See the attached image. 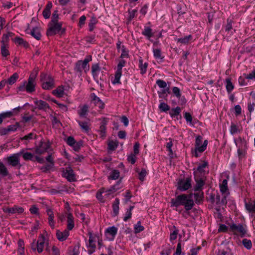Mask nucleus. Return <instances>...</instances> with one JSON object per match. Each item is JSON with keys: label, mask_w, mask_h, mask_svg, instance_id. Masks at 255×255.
I'll return each mask as SVG.
<instances>
[{"label": "nucleus", "mask_w": 255, "mask_h": 255, "mask_svg": "<svg viewBox=\"0 0 255 255\" xmlns=\"http://www.w3.org/2000/svg\"><path fill=\"white\" fill-rule=\"evenodd\" d=\"M172 207H178L184 205L186 211L191 210L194 205L193 200L190 196L186 194L178 195L175 199H172L171 201Z\"/></svg>", "instance_id": "f257e3e1"}, {"label": "nucleus", "mask_w": 255, "mask_h": 255, "mask_svg": "<svg viewBox=\"0 0 255 255\" xmlns=\"http://www.w3.org/2000/svg\"><path fill=\"white\" fill-rule=\"evenodd\" d=\"M47 236V232L44 231L43 234L39 235L37 241L34 240L31 244V248L32 251H37L38 253H41L43 251L44 244L48 246Z\"/></svg>", "instance_id": "f03ea898"}, {"label": "nucleus", "mask_w": 255, "mask_h": 255, "mask_svg": "<svg viewBox=\"0 0 255 255\" xmlns=\"http://www.w3.org/2000/svg\"><path fill=\"white\" fill-rule=\"evenodd\" d=\"M35 76H30L27 81L22 82L17 87V92L26 91L31 93L35 91Z\"/></svg>", "instance_id": "7ed1b4c3"}, {"label": "nucleus", "mask_w": 255, "mask_h": 255, "mask_svg": "<svg viewBox=\"0 0 255 255\" xmlns=\"http://www.w3.org/2000/svg\"><path fill=\"white\" fill-rule=\"evenodd\" d=\"M21 153H22V151L7 157L6 160L7 164L11 166L20 168L21 166L20 163V156Z\"/></svg>", "instance_id": "20e7f679"}, {"label": "nucleus", "mask_w": 255, "mask_h": 255, "mask_svg": "<svg viewBox=\"0 0 255 255\" xmlns=\"http://www.w3.org/2000/svg\"><path fill=\"white\" fill-rule=\"evenodd\" d=\"M40 80L42 82V87L45 90H49L54 86V82L52 77L47 74L42 73L40 75Z\"/></svg>", "instance_id": "39448f33"}, {"label": "nucleus", "mask_w": 255, "mask_h": 255, "mask_svg": "<svg viewBox=\"0 0 255 255\" xmlns=\"http://www.w3.org/2000/svg\"><path fill=\"white\" fill-rule=\"evenodd\" d=\"M61 28V24L57 22H50L47 31V35H52L58 32Z\"/></svg>", "instance_id": "423d86ee"}, {"label": "nucleus", "mask_w": 255, "mask_h": 255, "mask_svg": "<svg viewBox=\"0 0 255 255\" xmlns=\"http://www.w3.org/2000/svg\"><path fill=\"white\" fill-rule=\"evenodd\" d=\"M230 229L235 234H239L242 237L244 236L247 233L245 226L242 224H233L230 225Z\"/></svg>", "instance_id": "0eeeda50"}, {"label": "nucleus", "mask_w": 255, "mask_h": 255, "mask_svg": "<svg viewBox=\"0 0 255 255\" xmlns=\"http://www.w3.org/2000/svg\"><path fill=\"white\" fill-rule=\"evenodd\" d=\"M126 62L124 60H121L120 61L119 64L117 66V70L116 72L115 75V79L113 81L114 84H119L120 83V78L122 75V70L123 67H124L125 65Z\"/></svg>", "instance_id": "6e6552de"}, {"label": "nucleus", "mask_w": 255, "mask_h": 255, "mask_svg": "<svg viewBox=\"0 0 255 255\" xmlns=\"http://www.w3.org/2000/svg\"><path fill=\"white\" fill-rule=\"evenodd\" d=\"M191 181L190 178H187L185 180H180L178 182V189L181 191L188 190L191 186Z\"/></svg>", "instance_id": "1a4fd4ad"}, {"label": "nucleus", "mask_w": 255, "mask_h": 255, "mask_svg": "<svg viewBox=\"0 0 255 255\" xmlns=\"http://www.w3.org/2000/svg\"><path fill=\"white\" fill-rule=\"evenodd\" d=\"M208 163L204 162L202 164L199 165L197 169L194 171V176L203 177L205 175V169L207 167Z\"/></svg>", "instance_id": "9d476101"}, {"label": "nucleus", "mask_w": 255, "mask_h": 255, "mask_svg": "<svg viewBox=\"0 0 255 255\" xmlns=\"http://www.w3.org/2000/svg\"><path fill=\"white\" fill-rule=\"evenodd\" d=\"M92 60L91 56H88L84 61H79L76 64V69L78 71H81L82 69H85L89 62Z\"/></svg>", "instance_id": "9b49d317"}, {"label": "nucleus", "mask_w": 255, "mask_h": 255, "mask_svg": "<svg viewBox=\"0 0 255 255\" xmlns=\"http://www.w3.org/2000/svg\"><path fill=\"white\" fill-rule=\"evenodd\" d=\"M69 235V230H64L63 231L57 230L56 236L57 239L60 242L65 241Z\"/></svg>", "instance_id": "f8f14e48"}, {"label": "nucleus", "mask_w": 255, "mask_h": 255, "mask_svg": "<svg viewBox=\"0 0 255 255\" xmlns=\"http://www.w3.org/2000/svg\"><path fill=\"white\" fill-rule=\"evenodd\" d=\"M49 148V144L47 142L41 141L39 146L35 148V153L41 154L46 151Z\"/></svg>", "instance_id": "ddd939ff"}, {"label": "nucleus", "mask_w": 255, "mask_h": 255, "mask_svg": "<svg viewBox=\"0 0 255 255\" xmlns=\"http://www.w3.org/2000/svg\"><path fill=\"white\" fill-rule=\"evenodd\" d=\"M34 103L36 106V108L38 110L46 111L49 108L48 104L44 101L36 100L34 101Z\"/></svg>", "instance_id": "4468645a"}, {"label": "nucleus", "mask_w": 255, "mask_h": 255, "mask_svg": "<svg viewBox=\"0 0 255 255\" xmlns=\"http://www.w3.org/2000/svg\"><path fill=\"white\" fill-rule=\"evenodd\" d=\"M195 180L196 182L194 187L195 191H202L203 187L205 185L204 178L195 176Z\"/></svg>", "instance_id": "2eb2a0df"}, {"label": "nucleus", "mask_w": 255, "mask_h": 255, "mask_svg": "<svg viewBox=\"0 0 255 255\" xmlns=\"http://www.w3.org/2000/svg\"><path fill=\"white\" fill-rule=\"evenodd\" d=\"M92 103L97 106L99 109H102L104 108V104L100 99L94 93L91 95Z\"/></svg>", "instance_id": "dca6fc26"}, {"label": "nucleus", "mask_w": 255, "mask_h": 255, "mask_svg": "<svg viewBox=\"0 0 255 255\" xmlns=\"http://www.w3.org/2000/svg\"><path fill=\"white\" fill-rule=\"evenodd\" d=\"M213 202L215 203L219 207L225 206L227 203L226 196L224 195L221 197L220 196L217 195L216 197L213 199Z\"/></svg>", "instance_id": "f3484780"}, {"label": "nucleus", "mask_w": 255, "mask_h": 255, "mask_svg": "<svg viewBox=\"0 0 255 255\" xmlns=\"http://www.w3.org/2000/svg\"><path fill=\"white\" fill-rule=\"evenodd\" d=\"M46 213L48 216V220L49 225L52 229H53L54 228V222L53 221L54 215L53 211L51 209L47 208Z\"/></svg>", "instance_id": "a211bd4d"}, {"label": "nucleus", "mask_w": 255, "mask_h": 255, "mask_svg": "<svg viewBox=\"0 0 255 255\" xmlns=\"http://www.w3.org/2000/svg\"><path fill=\"white\" fill-rule=\"evenodd\" d=\"M119 204L120 200L118 198H116L112 205L113 214L114 216H117L119 214Z\"/></svg>", "instance_id": "6ab92c4d"}, {"label": "nucleus", "mask_w": 255, "mask_h": 255, "mask_svg": "<svg viewBox=\"0 0 255 255\" xmlns=\"http://www.w3.org/2000/svg\"><path fill=\"white\" fill-rule=\"evenodd\" d=\"M80 109L78 111V114L80 117H84L88 112V106L84 105L79 107Z\"/></svg>", "instance_id": "aec40b11"}, {"label": "nucleus", "mask_w": 255, "mask_h": 255, "mask_svg": "<svg viewBox=\"0 0 255 255\" xmlns=\"http://www.w3.org/2000/svg\"><path fill=\"white\" fill-rule=\"evenodd\" d=\"M245 206L246 209L249 212L255 213V200L250 201L249 202H246Z\"/></svg>", "instance_id": "412c9836"}, {"label": "nucleus", "mask_w": 255, "mask_h": 255, "mask_svg": "<svg viewBox=\"0 0 255 255\" xmlns=\"http://www.w3.org/2000/svg\"><path fill=\"white\" fill-rule=\"evenodd\" d=\"M63 176L66 177L69 181H73L75 180L73 171L70 169L69 170H66L65 172H64Z\"/></svg>", "instance_id": "4be33fe9"}, {"label": "nucleus", "mask_w": 255, "mask_h": 255, "mask_svg": "<svg viewBox=\"0 0 255 255\" xmlns=\"http://www.w3.org/2000/svg\"><path fill=\"white\" fill-rule=\"evenodd\" d=\"M74 221L72 215L70 213H67V229L71 230L74 227Z\"/></svg>", "instance_id": "5701e85b"}, {"label": "nucleus", "mask_w": 255, "mask_h": 255, "mask_svg": "<svg viewBox=\"0 0 255 255\" xmlns=\"http://www.w3.org/2000/svg\"><path fill=\"white\" fill-rule=\"evenodd\" d=\"M31 35L37 40L40 39L41 35L40 33V29L38 27H35L32 28L31 31Z\"/></svg>", "instance_id": "b1692460"}, {"label": "nucleus", "mask_w": 255, "mask_h": 255, "mask_svg": "<svg viewBox=\"0 0 255 255\" xmlns=\"http://www.w3.org/2000/svg\"><path fill=\"white\" fill-rule=\"evenodd\" d=\"M19 76L17 73H14L12 76H11L7 80H5L6 84H8L11 85L15 83L16 80L18 79Z\"/></svg>", "instance_id": "393cba45"}, {"label": "nucleus", "mask_w": 255, "mask_h": 255, "mask_svg": "<svg viewBox=\"0 0 255 255\" xmlns=\"http://www.w3.org/2000/svg\"><path fill=\"white\" fill-rule=\"evenodd\" d=\"M194 193V198L197 203H200L203 198L204 193L202 191H195Z\"/></svg>", "instance_id": "a878e982"}, {"label": "nucleus", "mask_w": 255, "mask_h": 255, "mask_svg": "<svg viewBox=\"0 0 255 255\" xmlns=\"http://www.w3.org/2000/svg\"><path fill=\"white\" fill-rule=\"evenodd\" d=\"M142 34L146 36L148 39H149L153 36V33L152 32V29L147 26H145L144 28V30L142 32Z\"/></svg>", "instance_id": "bb28decb"}, {"label": "nucleus", "mask_w": 255, "mask_h": 255, "mask_svg": "<svg viewBox=\"0 0 255 255\" xmlns=\"http://www.w3.org/2000/svg\"><path fill=\"white\" fill-rule=\"evenodd\" d=\"M228 181L227 179L223 180L222 183L220 185V190L223 194L226 193L228 190Z\"/></svg>", "instance_id": "cd10ccee"}, {"label": "nucleus", "mask_w": 255, "mask_h": 255, "mask_svg": "<svg viewBox=\"0 0 255 255\" xmlns=\"http://www.w3.org/2000/svg\"><path fill=\"white\" fill-rule=\"evenodd\" d=\"M192 39V36L191 35H189L188 36H186L183 38H178L177 39V42L182 44H187L189 43L190 41H191Z\"/></svg>", "instance_id": "c85d7f7f"}, {"label": "nucleus", "mask_w": 255, "mask_h": 255, "mask_svg": "<svg viewBox=\"0 0 255 255\" xmlns=\"http://www.w3.org/2000/svg\"><path fill=\"white\" fill-rule=\"evenodd\" d=\"M77 122L82 130L85 132H88L89 128L88 122H81L80 121H78Z\"/></svg>", "instance_id": "c756f323"}, {"label": "nucleus", "mask_w": 255, "mask_h": 255, "mask_svg": "<svg viewBox=\"0 0 255 255\" xmlns=\"http://www.w3.org/2000/svg\"><path fill=\"white\" fill-rule=\"evenodd\" d=\"M19 125L18 123H16L14 125H10L7 127V128L4 129V134H6L9 131H14L19 127Z\"/></svg>", "instance_id": "7c9ffc66"}, {"label": "nucleus", "mask_w": 255, "mask_h": 255, "mask_svg": "<svg viewBox=\"0 0 255 255\" xmlns=\"http://www.w3.org/2000/svg\"><path fill=\"white\" fill-rule=\"evenodd\" d=\"M64 90L62 87H58L52 91V93L58 97H62L64 95Z\"/></svg>", "instance_id": "2f4dec72"}, {"label": "nucleus", "mask_w": 255, "mask_h": 255, "mask_svg": "<svg viewBox=\"0 0 255 255\" xmlns=\"http://www.w3.org/2000/svg\"><path fill=\"white\" fill-rule=\"evenodd\" d=\"M106 123L103 121L100 128V135L102 138H104L106 136Z\"/></svg>", "instance_id": "473e14b6"}, {"label": "nucleus", "mask_w": 255, "mask_h": 255, "mask_svg": "<svg viewBox=\"0 0 255 255\" xmlns=\"http://www.w3.org/2000/svg\"><path fill=\"white\" fill-rule=\"evenodd\" d=\"M117 228L114 226L109 227L106 230V233L110 234L113 237H115L116 235L117 234Z\"/></svg>", "instance_id": "72a5a7b5"}, {"label": "nucleus", "mask_w": 255, "mask_h": 255, "mask_svg": "<svg viewBox=\"0 0 255 255\" xmlns=\"http://www.w3.org/2000/svg\"><path fill=\"white\" fill-rule=\"evenodd\" d=\"M0 174L3 176H6L8 174L7 168L2 162H0Z\"/></svg>", "instance_id": "f704fd0d"}, {"label": "nucleus", "mask_w": 255, "mask_h": 255, "mask_svg": "<svg viewBox=\"0 0 255 255\" xmlns=\"http://www.w3.org/2000/svg\"><path fill=\"white\" fill-rule=\"evenodd\" d=\"M181 108L179 107H177L175 108L171 109L169 114L172 117H174L180 114L181 112Z\"/></svg>", "instance_id": "c9c22d12"}, {"label": "nucleus", "mask_w": 255, "mask_h": 255, "mask_svg": "<svg viewBox=\"0 0 255 255\" xmlns=\"http://www.w3.org/2000/svg\"><path fill=\"white\" fill-rule=\"evenodd\" d=\"M120 176V172L117 170H113L109 177V179L113 180L117 179Z\"/></svg>", "instance_id": "e433bc0d"}, {"label": "nucleus", "mask_w": 255, "mask_h": 255, "mask_svg": "<svg viewBox=\"0 0 255 255\" xmlns=\"http://www.w3.org/2000/svg\"><path fill=\"white\" fill-rule=\"evenodd\" d=\"M14 41L15 43L19 45H23L24 47H27L28 45L27 43L24 41L22 38L20 37H15L14 39Z\"/></svg>", "instance_id": "4c0bfd02"}, {"label": "nucleus", "mask_w": 255, "mask_h": 255, "mask_svg": "<svg viewBox=\"0 0 255 255\" xmlns=\"http://www.w3.org/2000/svg\"><path fill=\"white\" fill-rule=\"evenodd\" d=\"M12 112H7L0 114V124L2 122L3 119L6 118H9L12 116Z\"/></svg>", "instance_id": "58836bf2"}, {"label": "nucleus", "mask_w": 255, "mask_h": 255, "mask_svg": "<svg viewBox=\"0 0 255 255\" xmlns=\"http://www.w3.org/2000/svg\"><path fill=\"white\" fill-rule=\"evenodd\" d=\"M139 62V68L140 69L141 73L142 74H143L146 71V69H147L148 64L147 63H145L144 64H143L142 59H140Z\"/></svg>", "instance_id": "ea45409f"}, {"label": "nucleus", "mask_w": 255, "mask_h": 255, "mask_svg": "<svg viewBox=\"0 0 255 255\" xmlns=\"http://www.w3.org/2000/svg\"><path fill=\"white\" fill-rule=\"evenodd\" d=\"M153 55L156 59L162 60L163 58V57L161 55V50L159 49H154Z\"/></svg>", "instance_id": "a19ab883"}, {"label": "nucleus", "mask_w": 255, "mask_h": 255, "mask_svg": "<svg viewBox=\"0 0 255 255\" xmlns=\"http://www.w3.org/2000/svg\"><path fill=\"white\" fill-rule=\"evenodd\" d=\"M226 81V89L229 93H230L234 89V85L231 82L230 79H227Z\"/></svg>", "instance_id": "79ce46f5"}, {"label": "nucleus", "mask_w": 255, "mask_h": 255, "mask_svg": "<svg viewBox=\"0 0 255 255\" xmlns=\"http://www.w3.org/2000/svg\"><path fill=\"white\" fill-rule=\"evenodd\" d=\"M22 153H21V155L22 156L23 158L25 160H32V158L33 157V155L30 153V152H24L23 150Z\"/></svg>", "instance_id": "37998d69"}, {"label": "nucleus", "mask_w": 255, "mask_h": 255, "mask_svg": "<svg viewBox=\"0 0 255 255\" xmlns=\"http://www.w3.org/2000/svg\"><path fill=\"white\" fill-rule=\"evenodd\" d=\"M118 143L116 141L111 140L108 143V148L111 150H114L117 147Z\"/></svg>", "instance_id": "c03bdc74"}, {"label": "nucleus", "mask_w": 255, "mask_h": 255, "mask_svg": "<svg viewBox=\"0 0 255 255\" xmlns=\"http://www.w3.org/2000/svg\"><path fill=\"white\" fill-rule=\"evenodd\" d=\"M135 233H139L144 230V227L141 225L140 221H138L134 227Z\"/></svg>", "instance_id": "a18cd8bd"}, {"label": "nucleus", "mask_w": 255, "mask_h": 255, "mask_svg": "<svg viewBox=\"0 0 255 255\" xmlns=\"http://www.w3.org/2000/svg\"><path fill=\"white\" fill-rule=\"evenodd\" d=\"M10 213L13 214L15 213H21L23 212V209L21 207L15 206L12 208H10L9 210Z\"/></svg>", "instance_id": "49530a36"}, {"label": "nucleus", "mask_w": 255, "mask_h": 255, "mask_svg": "<svg viewBox=\"0 0 255 255\" xmlns=\"http://www.w3.org/2000/svg\"><path fill=\"white\" fill-rule=\"evenodd\" d=\"M242 243L244 247L246 248L247 249H251L252 247V244L251 240H248L247 239H244L243 240Z\"/></svg>", "instance_id": "de8ad7c7"}, {"label": "nucleus", "mask_w": 255, "mask_h": 255, "mask_svg": "<svg viewBox=\"0 0 255 255\" xmlns=\"http://www.w3.org/2000/svg\"><path fill=\"white\" fill-rule=\"evenodd\" d=\"M159 108L162 112H166L170 109L169 106L165 103H161L159 106Z\"/></svg>", "instance_id": "09e8293b"}, {"label": "nucleus", "mask_w": 255, "mask_h": 255, "mask_svg": "<svg viewBox=\"0 0 255 255\" xmlns=\"http://www.w3.org/2000/svg\"><path fill=\"white\" fill-rule=\"evenodd\" d=\"M36 137V135L35 134H34L32 132H31V133L28 134L27 135L24 136L23 137L21 138V139L22 140H28L30 139H32L34 138H35Z\"/></svg>", "instance_id": "8fccbe9b"}, {"label": "nucleus", "mask_w": 255, "mask_h": 255, "mask_svg": "<svg viewBox=\"0 0 255 255\" xmlns=\"http://www.w3.org/2000/svg\"><path fill=\"white\" fill-rule=\"evenodd\" d=\"M1 53L3 56H7L9 54L8 50L6 48L4 43H2L1 47Z\"/></svg>", "instance_id": "3c124183"}, {"label": "nucleus", "mask_w": 255, "mask_h": 255, "mask_svg": "<svg viewBox=\"0 0 255 255\" xmlns=\"http://www.w3.org/2000/svg\"><path fill=\"white\" fill-rule=\"evenodd\" d=\"M156 83L160 88H165L167 87L166 83L163 80H157Z\"/></svg>", "instance_id": "603ef678"}, {"label": "nucleus", "mask_w": 255, "mask_h": 255, "mask_svg": "<svg viewBox=\"0 0 255 255\" xmlns=\"http://www.w3.org/2000/svg\"><path fill=\"white\" fill-rule=\"evenodd\" d=\"M147 174V172L145 169H142L141 171L139 173V179L140 181H143L144 177Z\"/></svg>", "instance_id": "864d4df0"}, {"label": "nucleus", "mask_w": 255, "mask_h": 255, "mask_svg": "<svg viewBox=\"0 0 255 255\" xmlns=\"http://www.w3.org/2000/svg\"><path fill=\"white\" fill-rule=\"evenodd\" d=\"M208 144L207 140H205L202 145L197 148V150L200 152H203L206 148Z\"/></svg>", "instance_id": "5fc2aeb1"}, {"label": "nucleus", "mask_w": 255, "mask_h": 255, "mask_svg": "<svg viewBox=\"0 0 255 255\" xmlns=\"http://www.w3.org/2000/svg\"><path fill=\"white\" fill-rule=\"evenodd\" d=\"M136 158V154H131L128 156V160L129 162L133 164L135 162Z\"/></svg>", "instance_id": "6e6d98bb"}, {"label": "nucleus", "mask_w": 255, "mask_h": 255, "mask_svg": "<svg viewBox=\"0 0 255 255\" xmlns=\"http://www.w3.org/2000/svg\"><path fill=\"white\" fill-rule=\"evenodd\" d=\"M238 131V127L234 124H232L230 128V132L231 134H234L237 133Z\"/></svg>", "instance_id": "4d7b16f0"}, {"label": "nucleus", "mask_w": 255, "mask_h": 255, "mask_svg": "<svg viewBox=\"0 0 255 255\" xmlns=\"http://www.w3.org/2000/svg\"><path fill=\"white\" fill-rule=\"evenodd\" d=\"M232 23L233 21L232 19H227V23L226 26V31H229L232 29Z\"/></svg>", "instance_id": "13d9d810"}, {"label": "nucleus", "mask_w": 255, "mask_h": 255, "mask_svg": "<svg viewBox=\"0 0 255 255\" xmlns=\"http://www.w3.org/2000/svg\"><path fill=\"white\" fill-rule=\"evenodd\" d=\"M53 167L52 164H48L44 166H42L41 167L40 169L43 172H46L47 171L50 170Z\"/></svg>", "instance_id": "bf43d9fd"}, {"label": "nucleus", "mask_w": 255, "mask_h": 255, "mask_svg": "<svg viewBox=\"0 0 255 255\" xmlns=\"http://www.w3.org/2000/svg\"><path fill=\"white\" fill-rule=\"evenodd\" d=\"M174 95L177 97L180 98L181 97V93L180 89L177 87H174L172 89Z\"/></svg>", "instance_id": "052dcab7"}, {"label": "nucleus", "mask_w": 255, "mask_h": 255, "mask_svg": "<svg viewBox=\"0 0 255 255\" xmlns=\"http://www.w3.org/2000/svg\"><path fill=\"white\" fill-rule=\"evenodd\" d=\"M184 117H185L187 122H189L190 124H192V117L189 113L186 112L184 115Z\"/></svg>", "instance_id": "680f3d73"}, {"label": "nucleus", "mask_w": 255, "mask_h": 255, "mask_svg": "<svg viewBox=\"0 0 255 255\" xmlns=\"http://www.w3.org/2000/svg\"><path fill=\"white\" fill-rule=\"evenodd\" d=\"M51 252L52 255H60L59 249L54 246L52 247Z\"/></svg>", "instance_id": "e2e57ef3"}, {"label": "nucleus", "mask_w": 255, "mask_h": 255, "mask_svg": "<svg viewBox=\"0 0 255 255\" xmlns=\"http://www.w3.org/2000/svg\"><path fill=\"white\" fill-rule=\"evenodd\" d=\"M104 192L103 189H101L100 191H98L96 194L97 198L101 202H104V200H103L102 198V193Z\"/></svg>", "instance_id": "0e129e2a"}, {"label": "nucleus", "mask_w": 255, "mask_h": 255, "mask_svg": "<svg viewBox=\"0 0 255 255\" xmlns=\"http://www.w3.org/2000/svg\"><path fill=\"white\" fill-rule=\"evenodd\" d=\"M76 142L74 138L72 136H69L67 139V143L68 145L72 146Z\"/></svg>", "instance_id": "69168bd1"}, {"label": "nucleus", "mask_w": 255, "mask_h": 255, "mask_svg": "<svg viewBox=\"0 0 255 255\" xmlns=\"http://www.w3.org/2000/svg\"><path fill=\"white\" fill-rule=\"evenodd\" d=\"M181 244L180 243H178L176 248V251L174 255H181Z\"/></svg>", "instance_id": "338daca9"}, {"label": "nucleus", "mask_w": 255, "mask_h": 255, "mask_svg": "<svg viewBox=\"0 0 255 255\" xmlns=\"http://www.w3.org/2000/svg\"><path fill=\"white\" fill-rule=\"evenodd\" d=\"M245 77L249 79H255V70L253 71L249 74L247 75Z\"/></svg>", "instance_id": "774afa93"}]
</instances>
